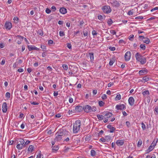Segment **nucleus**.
Masks as SVG:
<instances>
[{"label": "nucleus", "instance_id": "48", "mask_svg": "<svg viewBox=\"0 0 158 158\" xmlns=\"http://www.w3.org/2000/svg\"><path fill=\"white\" fill-rule=\"evenodd\" d=\"M46 12L47 14H49L50 13L51 11L49 9L47 8L46 10Z\"/></svg>", "mask_w": 158, "mask_h": 158}, {"label": "nucleus", "instance_id": "23", "mask_svg": "<svg viewBox=\"0 0 158 158\" xmlns=\"http://www.w3.org/2000/svg\"><path fill=\"white\" fill-rule=\"evenodd\" d=\"M105 115L106 116L107 118H108L112 116V114L111 113L106 112L105 113Z\"/></svg>", "mask_w": 158, "mask_h": 158}, {"label": "nucleus", "instance_id": "38", "mask_svg": "<svg viewBox=\"0 0 158 158\" xmlns=\"http://www.w3.org/2000/svg\"><path fill=\"white\" fill-rule=\"evenodd\" d=\"M13 20L15 23H17L18 22L19 19L17 17H15L14 18Z\"/></svg>", "mask_w": 158, "mask_h": 158}, {"label": "nucleus", "instance_id": "35", "mask_svg": "<svg viewBox=\"0 0 158 158\" xmlns=\"http://www.w3.org/2000/svg\"><path fill=\"white\" fill-rule=\"evenodd\" d=\"M38 33L41 36L43 35L44 34L43 31L41 30V29L38 30Z\"/></svg>", "mask_w": 158, "mask_h": 158}, {"label": "nucleus", "instance_id": "34", "mask_svg": "<svg viewBox=\"0 0 158 158\" xmlns=\"http://www.w3.org/2000/svg\"><path fill=\"white\" fill-rule=\"evenodd\" d=\"M19 142H20V144H23V145H24V144L25 141L23 139H20L19 141Z\"/></svg>", "mask_w": 158, "mask_h": 158}, {"label": "nucleus", "instance_id": "33", "mask_svg": "<svg viewBox=\"0 0 158 158\" xmlns=\"http://www.w3.org/2000/svg\"><path fill=\"white\" fill-rule=\"evenodd\" d=\"M62 67L65 70H67L68 69V65L65 64H63L62 65Z\"/></svg>", "mask_w": 158, "mask_h": 158}, {"label": "nucleus", "instance_id": "16", "mask_svg": "<svg viewBox=\"0 0 158 158\" xmlns=\"http://www.w3.org/2000/svg\"><path fill=\"white\" fill-rule=\"evenodd\" d=\"M82 107L81 106H77L76 107L75 110L77 112H80L82 110Z\"/></svg>", "mask_w": 158, "mask_h": 158}, {"label": "nucleus", "instance_id": "39", "mask_svg": "<svg viewBox=\"0 0 158 158\" xmlns=\"http://www.w3.org/2000/svg\"><path fill=\"white\" fill-rule=\"evenodd\" d=\"M143 80H144L145 81H147L149 80V78L147 76H145L143 77Z\"/></svg>", "mask_w": 158, "mask_h": 158}, {"label": "nucleus", "instance_id": "36", "mask_svg": "<svg viewBox=\"0 0 158 158\" xmlns=\"http://www.w3.org/2000/svg\"><path fill=\"white\" fill-rule=\"evenodd\" d=\"M141 124L142 125V129L143 130H144L146 129V126L142 122L141 123Z\"/></svg>", "mask_w": 158, "mask_h": 158}, {"label": "nucleus", "instance_id": "46", "mask_svg": "<svg viewBox=\"0 0 158 158\" xmlns=\"http://www.w3.org/2000/svg\"><path fill=\"white\" fill-rule=\"evenodd\" d=\"M110 33L111 34H112L113 35H115L116 33V31L114 30H112L110 31Z\"/></svg>", "mask_w": 158, "mask_h": 158}, {"label": "nucleus", "instance_id": "12", "mask_svg": "<svg viewBox=\"0 0 158 158\" xmlns=\"http://www.w3.org/2000/svg\"><path fill=\"white\" fill-rule=\"evenodd\" d=\"M116 143L118 146H122L124 143V141L123 140H118L116 142Z\"/></svg>", "mask_w": 158, "mask_h": 158}, {"label": "nucleus", "instance_id": "7", "mask_svg": "<svg viewBox=\"0 0 158 158\" xmlns=\"http://www.w3.org/2000/svg\"><path fill=\"white\" fill-rule=\"evenodd\" d=\"M125 108H126V106L124 104L117 105L116 106V109L117 110H123Z\"/></svg>", "mask_w": 158, "mask_h": 158}, {"label": "nucleus", "instance_id": "45", "mask_svg": "<svg viewBox=\"0 0 158 158\" xmlns=\"http://www.w3.org/2000/svg\"><path fill=\"white\" fill-rule=\"evenodd\" d=\"M115 130V128L114 127H112L110 129V133L113 132Z\"/></svg>", "mask_w": 158, "mask_h": 158}, {"label": "nucleus", "instance_id": "59", "mask_svg": "<svg viewBox=\"0 0 158 158\" xmlns=\"http://www.w3.org/2000/svg\"><path fill=\"white\" fill-rule=\"evenodd\" d=\"M100 140L102 142H105L106 141V139H105V138H101L100 139Z\"/></svg>", "mask_w": 158, "mask_h": 158}, {"label": "nucleus", "instance_id": "3", "mask_svg": "<svg viewBox=\"0 0 158 158\" xmlns=\"http://www.w3.org/2000/svg\"><path fill=\"white\" fill-rule=\"evenodd\" d=\"M69 134V132L66 131L65 129H61L58 131L57 133L56 134V135H59L62 136L64 135H68Z\"/></svg>", "mask_w": 158, "mask_h": 158}, {"label": "nucleus", "instance_id": "4", "mask_svg": "<svg viewBox=\"0 0 158 158\" xmlns=\"http://www.w3.org/2000/svg\"><path fill=\"white\" fill-rule=\"evenodd\" d=\"M103 12L106 14L110 13L111 11V9L109 6H104L102 8Z\"/></svg>", "mask_w": 158, "mask_h": 158}, {"label": "nucleus", "instance_id": "54", "mask_svg": "<svg viewBox=\"0 0 158 158\" xmlns=\"http://www.w3.org/2000/svg\"><path fill=\"white\" fill-rule=\"evenodd\" d=\"M18 71L21 73L23 71V69L22 68H20L18 69Z\"/></svg>", "mask_w": 158, "mask_h": 158}, {"label": "nucleus", "instance_id": "21", "mask_svg": "<svg viewBox=\"0 0 158 158\" xmlns=\"http://www.w3.org/2000/svg\"><path fill=\"white\" fill-rule=\"evenodd\" d=\"M59 148V147L58 145L54 146H52V150L54 152H56L57 151Z\"/></svg>", "mask_w": 158, "mask_h": 158}, {"label": "nucleus", "instance_id": "31", "mask_svg": "<svg viewBox=\"0 0 158 158\" xmlns=\"http://www.w3.org/2000/svg\"><path fill=\"white\" fill-rule=\"evenodd\" d=\"M121 96L120 94L117 95V96L115 97V99L116 100H118L121 99Z\"/></svg>", "mask_w": 158, "mask_h": 158}, {"label": "nucleus", "instance_id": "5", "mask_svg": "<svg viewBox=\"0 0 158 158\" xmlns=\"http://www.w3.org/2000/svg\"><path fill=\"white\" fill-rule=\"evenodd\" d=\"M110 2L112 6L116 7H119L120 5V3L116 0H110Z\"/></svg>", "mask_w": 158, "mask_h": 158}, {"label": "nucleus", "instance_id": "22", "mask_svg": "<svg viewBox=\"0 0 158 158\" xmlns=\"http://www.w3.org/2000/svg\"><path fill=\"white\" fill-rule=\"evenodd\" d=\"M24 147V146L23 145V144H20L19 143H18V144L16 146V147H17V148L18 149H22L23 148V147Z\"/></svg>", "mask_w": 158, "mask_h": 158}, {"label": "nucleus", "instance_id": "41", "mask_svg": "<svg viewBox=\"0 0 158 158\" xmlns=\"http://www.w3.org/2000/svg\"><path fill=\"white\" fill-rule=\"evenodd\" d=\"M114 59L110 60L109 62V65L110 66L112 65L113 63H114Z\"/></svg>", "mask_w": 158, "mask_h": 158}, {"label": "nucleus", "instance_id": "2", "mask_svg": "<svg viewBox=\"0 0 158 158\" xmlns=\"http://www.w3.org/2000/svg\"><path fill=\"white\" fill-rule=\"evenodd\" d=\"M81 121L80 120H77L75 121L74 124L73 131L74 133H77L80 129Z\"/></svg>", "mask_w": 158, "mask_h": 158}, {"label": "nucleus", "instance_id": "25", "mask_svg": "<svg viewBox=\"0 0 158 158\" xmlns=\"http://www.w3.org/2000/svg\"><path fill=\"white\" fill-rule=\"evenodd\" d=\"M154 149V147H153L151 145L150 146L148 150H147V153H148L150 152L152 150Z\"/></svg>", "mask_w": 158, "mask_h": 158}, {"label": "nucleus", "instance_id": "50", "mask_svg": "<svg viewBox=\"0 0 158 158\" xmlns=\"http://www.w3.org/2000/svg\"><path fill=\"white\" fill-rule=\"evenodd\" d=\"M155 111L156 112V114H158V107L156 106L155 108Z\"/></svg>", "mask_w": 158, "mask_h": 158}, {"label": "nucleus", "instance_id": "29", "mask_svg": "<svg viewBox=\"0 0 158 158\" xmlns=\"http://www.w3.org/2000/svg\"><path fill=\"white\" fill-rule=\"evenodd\" d=\"M105 139H106V141H109L111 140V137L110 136L107 135L105 136Z\"/></svg>", "mask_w": 158, "mask_h": 158}, {"label": "nucleus", "instance_id": "20", "mask_svg": "<svg viewBox=\"0 0 158 158\" xmlns=\"http://www.w3.org/2000/svg\"><path fill=\"white\" fill-rule=\"evenodd\" d=\"M89 54L90 57V60L91 62H92L94 59V53L93 52H89Z\"/></svg>", "mask_w": 158, "mask_h": 158}, {"label": "nucleus", "instance_id": "9", "mask_svg": "<svg viewBox=\"0 0 158 158\" xmlns=\"http://www.w3.org/2000/svg\"><path fill=\"white\" fill-rule=\"evenodd\" d=\"M7 109V106L6 102L3 103L2 106V110L3 113L6 112Z\"/></svg>", "mask_w": 158, "mask_h": 158}, {"label": "nucleus", "instance_id": "13", "mask_svg": "<svg viewBox=\"0 0 158 158\" xmlns=\"http://www.w3.org/2000/svg\"><path fill=\"white\" fill-rule=\"evenodd\" d=\"M59 10L60 12L63 14H65L67 12L66 9L64 7L61 8Z\"/></svg>", "mask_w": 158, "mask_h": 158}, {"label": "nucleus", "instance_id": "26", "mask_svg": "<svg viewBox=\"0 0 158 158\" xmlns=\"http://www.w3.org/2000/svg\"><path fill=\"white\" fill-rule=\"evenodd\" d=\"M146 71L145 69L141 70L139 71V73L140 75H143L144 73L146 72Z\"/></svg>", "mask_w": 158, "mask_h": 158}, {"label": "nucleus", "instance_id": "43", "mask_svg": "<svg viewBox=\"0 0 158 158\" xmlns=\"http://www.w3.org/2000/svg\"><path fill=\"white\" fill-rule=\"evenodd\" d=\"M59 35L60 36H63L64 35V34L62 31H60L59 32Z\"/></svg>", "mask_w": 158, "mask_h": 158}, {"label": "nucleus", "instance_id": "40", "mask_svg": "<svg viewBox=\"0 0 158 158\" xmlns=\"http://www.w3.org/2000/svg\"><path fill=\"white\" fill-rule=\"evenodd\" d=\"M113 23L112 20L111 19H110L107 22L109 26L111 25Z\"/></svg>", "mask_w": 158, "mask_h": 158}, {"label": "nucleus", "instance_id": "51", "mask_svg": "<svg viewBox=\"0 0 158 158\" xmlns=\"http://www.w3.org/2000/svg\"><path fill=\"white\" fill-rule=\"evenodd\" d=\"M67 47L70 49L71 48V44L70 43H67Z\"/></svg>", "mask_w": 158, "mask_h": 158}, {"label": "nucleus", "instance_id": "53", "mask_svg": "<svg viewBox=\"0 0 158 158\" xmlns=\"http://www.w3.org/2000/svg\"><path fill=\"white\" fill-rule=\"evenodd\" d=\"M37 158H43V155H42L40 154H39L38 155H37Z\"/></svg>", "mask_w": 158, "mask_h": 158}, {"label": "nucleus", "instance_id": "47", "mask_svg": "<svg viewBox=\"0 0 158 158\" xmlns=\"http://www.w3.org/2000/svg\"><path fill=\"white\" fill-rule=\"evenodd\" d=\"M102 99H105L107 98V96L106 94H103L102 97Z\"/></svg>", "mask_w": 158, "mask_h": 158}, {"label": "nucleus", "instance_id": "1", "mask_svg": "<svg viewBox=\"0 0 158 158\" xmlns=\"http://www.w3.org/2000/svg\"><path fill=\"white\" fill-rule=\"evenodd\" d=\"M83 109L87 113H89L91 112H95L97 110L95 106H93L92 107H91L90 106L88 105H86L84 106L83 107Z\"/></svg>", "mask_w": 158, "mask_h": 158}, {"label": "nucleus", "instance_id": "15", "mask_svg": "<svg viewBox=\"0 0 158 158\" xmlns=\"http://www.w3.org/2000/svg\"><path fill=\"white\" fill-rule=\"evenodd\" d=\"M61 139L62 136L59 135H56L55 139H54V140L55 142L59 141Z\"/></svg>", "mask_w": 158, "mask_h": 158}, {"label": "nucleus", "instance_id": "18", "mask_svg": "<svg viewBox=\"0 0 158 158\" xmlns=\"http://www.w3.org/2000/svg\"><path fill=\"white\" fill-rule=\"evenodd\" d=\"M143 42L147 44H149L150 42V40L147 38L145 37L144 39H142Z\"/></svg>", "mask_w": 158, "mask_h": 158}, {"label": "nucleus", "instance_id": "58", "mask_svg": "<svg viewBox=\"0 0 158 158\" xmlns=\"http://www.w3.org/2000/svg\"><path fill=\"white\" fill-rule=\"evenodd\" d=\"M83 33H84V35L85 36H86L87 35H88V32L87 31H83Z\"/></svg>", "mask_w": 158, "mask_h": 158}, {"label": "nucleus", "instance_id": "55", "mask_svg": "<svg viewBox=\"0 0 158 158\" xmlns=\"http://www.w3.org/2000/svg\"><path fill=\"white\" fill-rule=\"evenodd\" d=\"M158 9V7H155L154 8H153V9L151 10V12H152V11H154L155 10H157Z\"/></svg>", "mask_w": 158, "mask_h": 158}, {"label": "nucleus", "instance_id": "19", "mask_svg": "<svg viewBox=\"0 0 158 158\" xmlns=\"http://www.w3.org/2000/svg\"><path fill=\"white\" fill-rule=\"evenodd\" d=\"M140 62L141 64H143L145 63L146 62V59L144 57H142L141 60L139 61Z\"/></svg>", "mask_w": 158, "mask_h": 158}, {"label": "nucleus", "instance_id": "27", "mask_svg": "<svg viewBox=\"0 0 158 158\" xmlns=\"http://www.w3.org/2000/svg\"><path fill=\"white\" fill-rule=\"evenodd\" d=\"M97 117L99 120H102L104 118V117L102 115L98 114L97 115Z\"/></svg>", "mask_w": 158, "mask_h": 158}, {"label": "nucleus", "instance_id": "56", "mask_svg": "<svg viewBox=\"0 0 158 158\" xmlns=\"http://www.w3.org/2000/svg\"><path fill=\"white\" fill-rule=\"evenodd\" d=\"M126 125L127 127H129L130 125V122L129 121H127L126 122Z\"/></svg>", "mask_w": 158, "mask_h": 158}, {"label": "nucleus", "instance_id": "14", "mask_svg": "<svg viewBox=\"0 0 158 158\" xmlns=\"http://www.w3.org/2000/svg\"><path fill=\"white\" fill-rule=\"evenodd\" d=\"M5 27L7 30H10V22H6L5 25Z\"/></svg>", "mask_w": 158, "mask_h": 158}, {"label": "nucleus", "instance_id": "57", "mask_svg": "<svg viewBox=\"0 0 158 158\" xmlns=\"http://www.w3.org/2000/svg\"><path fill=\"white\" fill-rule=\"evenodd\" d=\"M135 19H143V17L142 16H139L136 17L135 18Z\"/></svg>", "mask_w": 158, "mask_h": 158}, {"label": "nucleus", "instance_id": "61", "mask_svg": "<svg viewBox=\"0 0 158 158\" xmlns=\"http://www.w3.org/2000/svg\"><path fill=\"white\" fill-rule=\"evenodd\" d=\"M114 83H113L110 82L108 83V87H111L112 85H113Z\"/></svg>", "mask_w": 158, "mask_h": 158}, {"label": "nucleus", "instance_id": "30", "mask_svg": "<svg viewBox=\"0 0 158 158\" xmlns=\"http://www.w3.org/2000/svg\"><path fill=\"white\" fill-rule=\"evenodd\" d=\"M91 155L92 156H95L96 155L95 151L93 150L91 151Z\"/></svg>", "mask_w": 158, "mask_h": 158}, {"label": "nucleus", "instance_id": "42", "mask_svg": "<svg viewBox=\"0 0 158 158\" xmlns=\"http://www.w3.org/2000/svg\"><path fill=\"white\" fill-rule=\"evenodd\" d=\"M143 94L144 95L149 94V93L148 90H145L143 92Z\"/></svg>", "mask_w": 158, "mask_h": 158}, {"label": "nucleus", "instance_id": "28", "mask_svg": "<svg viewBox=\"0 0 158 158\" xmlns=\"http://www.w3.org/2000/svg\"><path fill=\"white\" fill-rule=\"evenodd\" d=\"M98 104L99 106H100L101 107L103 106V105L105 104V102H104L102 101H100L98 102Z\"/></svg>", "mask_w": 158, "mask_h": 158}, {"label": "nucleus", "instance_id": "62", "mask_svg": "<svg viewBox=\"0 0 158 158\" xmlns=\"http://www.w3.org/2000/svg\"><path fill=\"white\" fill-rule=\"evenodd\" d=\"M73 101V99L72 98H70L69 99V102L70 103H72Z\"/></svg>", "mask_w": 158, "mask_h": 158}, {"label": "nucleus", "instance_id": "63", "mask_svg": "<svg viewBox=\"0 0 158 158\" xmlns=\"http://www.w3.org/2000/svg\"><path fill=\"white\" fill-rule=\"evenodd\" d=\"M133 14V12L131 10H129L128 12V14L129 15H132Z\"/></svg>", "mask_w": 158, "mask_h": 158}, {"label": "nucleus", "instance_id": "64", "mask_svg": "<svg viewBox=\"0 0 158 158\" xmlns=\"http://www.w3.org/2000/svg\"><path fill=\"white\" fill-rule=\"evenodd\" d=\"M61 116L60 114H57L56 115V117L57 118H60Z\"/></svg>", "mask_w": 158, "mask_h": 158}, {"label": "nucleus", "instance_id": "44", "mask_svg": "<svg viewBox=\"0 0 158 158\" xmlns=\"http://www.w3.org/2000/svg\"><path fill=\"white\" fill-rule=\"evenodd\" d=\"M134 37V35H130L128 37L129 39L131 41L132 40V39Z\"/></svg>", "mask_w": 158, "mask_h": 158}, {"label": "nucleus", "instance_id": "6", "mask_svg": "<svg viewBox=\"0 0 158 158\" xmlns=\"http://www.w3.org/2000/svg\"><path fill=\"white\" fill-rule=\"evenodd\" d=\"M131 54L130 52L128 51L124 55L125 60L126 61H129L130 59Z\"/></svg>", "mask_w": 158, "mask_h": 158}, {"label": "nucleus", "instance_id": "8", "mask_svg": "<svg viewBox=\"0 0 158 158\" xmlns=\"http://www.w3.org/2000/svg\"><path fill=\"white\" fill-rule=\"evenodd\" d=\"M27 48L29 51H31L33 50H39V48L35 47L33 45H28Z\"/></svg>", "mask_w": 158, "mask_h": 158}, {"label": "nucleus", "instance_id": "11", "mask_svg": "<svg viewBox=\"0 0 158 158\" xmlns=\"http://www.w3.org/2000/svg\"><path fill=\"white\" fill-rule=\"evenodd\" d=\"M135 57L136 58V60L139 61L140 60H141V58L143 57L138 52L135 55Z\"/></svg>", "mask_w": 158, "mask_h": 158}, {"label": "nucleus", "instance_id": "24", "mask_svg": "<svg viewBox=\"0 0 158 158\" xmlns=\"http://www.w3.org/2000/svg\"><path fill=\"white\" fill-rule=\"evenodd\" d=\"M34 148V147L32 145H30L29 146V147L28 149V151H30L31 152H32L33 151Z\"/></svg>", "mask_w": 158, "mask_h": 158}, {"label": "nucleus", "instance_id": "52", "mask_svg": "<svg viewBox=\"0 0 158 158\" xmlns=\"http://www.w3.org/2000/svg\"><path fill=\"white\" fill-rule=\"evenodd\" d=\"M31 104L34 105H38L39 104L38 103L36 102H31Z\"/></svg>", "mask_w": 158, "mask_h": 158}, {"label": "nucleus", "instance_id": "17", "mask_svg": "<svg viewBox=\"0 0 158 158\" xmlns=\"http://www.w3.org/2000/svg\"><path fill=\"white\" fill-rule=\"evenodd\" d=\"M74 69H75L76 71L75 72L73 73V72H72L71 70H70V71L69 72V74L71 75V76H74V74H76L77 71V68L76 67L74 68Z\"/></svg>", "mask_w": 158, "mask_h": 158}, {"label": "nucleus", "instance_id": "32", "mask_svg": "<svg viewBox=\"0 0 158 158\" xmlns=\"http://www.w3.org/2000/svg\"><path fill=\"white\" fill-rule=\"evenodd\" d=\"M142 142L141 139H139L138 142L137 146L138 147H140L142 144Z\"/></svg>", "mask_w": 158, "mask_h": 158}, {"label": "nucleus", "instance_id": "37", "mask_svg": "<svg viewBox=\"0 0 158 158\" xmlns=\"http://www.w3.org/2000/svg\"><path fill=\"white\" fill-rule=\"evenodd\" d=\"M140 48L143 50H144L145 49L146 47L144 44H141L140 46Z\"/></svg>", "mask_w": 158, "mask_h": 158}, {"label": "nucleus", "instance_id": "49", "mask_svg": "<svg viewBox=\"0 0 158 158\" xmlns=\"http://www.w3.org/2000/svg\"><path fill=\"white\" fill-rule=\"evenodd\" d=\"M98 19L101 20H102L103 19L102 16L101 15H99L98 16Z\"/></svg>", "mask_w": 158, "mask_h": 158}, {"label": "nucleus", "instance_id": "10", "mask_svg": "<svg viewBox=\"0 0 158 158\" xmlns=\"http://www.w3.org/2000/svg\"><path fill=\"white\" fill-rule=\"evenodd\" d=\"M134 99L133 97H130L128 99V102L129 104L131 105L132 106L134 104Z\"/></svg>", "mask_w": 158, "mask_h": 158}, {"label": "nucleus", "instance_id": "60", "mask_svg": "<svg viewBox=\"0 0 158 158\" xmlns=\"http://www.w3.org/2000/svg\"><path fill=\"white\" fill-rule=\"evenodd\" d=\"M109 49L111 51H114L115 49V48L114 47H110Z\"/></svg>", "mask_w": 158, "mask_h": 158}]
</instances>
